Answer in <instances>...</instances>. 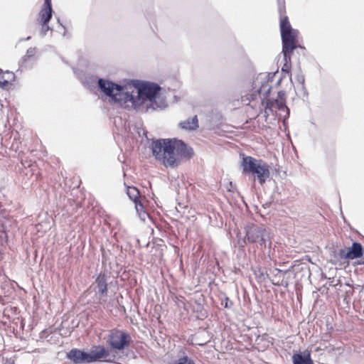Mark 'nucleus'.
Here are the masks:
<instances>
[{
	"label": "nucleus",
	"mask_w": 364,
	"mask_h": 364,
	"mask_svg": "<svg viewBox=\"0 0 364 364\" xmlns=\"http://www.w3.org/2000/svg\"><path fill=\"white\" fill-rule=\"evenodd\" d=\"M179 127L185 130H196L198 127V119L197 115L181 122L179 123Z\"/></svg>",
	"instance_id": "obj_14"
},
{
	"label": "nucleus",
	"mask_w": 364,
	"mask_h": 364,
	"mask_svg": "<svg viewBox=\"0 0 364 364\" xmlns=\"http://www.w3.org/2000/svg\"><path fill=\"white\" fill-rule=\"evenodd\" d=\"M15 80V75L10 71H0V87L6 88Z\"/></svg>",
	"instance_id": "obj_13"
},
{
	"label": "nucleus",
	"mask_w": 364,
	"mask_h": 364,
	"mask_svg": "<svg viewBox=\"0 0 364 364\" xmlns=\"http://www.w3.org/2000/svg\"><path fill=\"white\" fill-rule=\"evenodd\" d=\"M229 303H230V304H232V302L230 301L229 298H228V297H227V298L225 299V304L224 307H225V308H230V306H229Z\"/></svg>",
	"instance_id": "obj_19"
},
{
	"label": "nucleus",
	"mask_w": 364,
	"mask_h": 364,
	"mask_svg": "<svg viewBox=\"0 0 364 364\" xmlns=\"http://www.w3.org/2000/svg\"><path fill=\"white\" fill-rule=\"evenodd\" d=\"M297 46H282V51L284 55V64L282 67V71L289 74L291 69V55L294 49Z\"/></svg>",
	"instance_id": "obj_11"
},
{
	"label": "nucleus",
	"mask_w": 364,
	"mask_h": 364,
	"mask_svg": "<svg viewBox=\"0 0 364 364\" xmlns=\"http://www.w3.org/2000/svg\"><path fill=\"white\" fill-rule=\"evenodd\" d=\"M151 150L156 159L166 168H176L193 155L191 147L176 139L154 141L151 144Z\"/></svg>",
	"instance_id": "obj_2"
},
{
	"label": "nucleus",
	"mask_w": 364,
	"mask_h": 364,
	"mask_svg": "<svg viewBox=\"0 0 364 364\" xmlns=\"http://www.w3.org/2000/svg\"><path fill=\"white\" fill-rule=\"evenodd\" d=\"M280 15L279 26L282 46H298V31L293 29L289 18L285 15L286 10L284 6H280L279 9Z\"/></svg>",
	"instance_id": "obj_5"
},
{
	"label": "nucleus",
	"mask_w": 364,
	"mask_h": 364,
	"mask_svg": "<svg viewBox=\"0 0 364 364\" xmlns=\"http://www.w3.org/2000/svg\"><path fill=\"white\" fill-rule=\"evenodd\" d=\"M98 86L102 92L109 97V102L119 104L127 109H137L146 102L153 103L161 90L154 83H127L119 85L112 81L99 79Z\"/></svg>",
	"instance_id": "obj_1"
},
{
	"label": "nucleus",
	"mask_w": 364,
	"mask_h": 364,
	"mask_svg": "<svg viewBox=\"0 0 364 364\" xmlns=\"http://www.w3.org/2000/svg\"><path fill=\"white\" fill-rule=\"evenodd\" d=\"M242 172L257 177L260 184H264L270 176L269 165L262 160L252 156H244L242 161Z\"/></svg>",
	"instance_id": "obj_4"
},
{
	"label": "nucleus",
	"mask_w": 364,
	"mask_h": 364,
	"mask_svg": "<svg viewBox=\"0 0 364 364\" xmlns=\"http://www.w3.org/2000/svg\"><path fill=\"white\" fill-rule=\"evenodd\" d=\"M134 203H135V208L139 216L144 219L145 216L147 215V213L141 200L139 199L134 201Z\"/></svg>",
	"instance_id": "obj_17"
},
{
	"label": "nucleus",
	"mask_w": 364,
	"mask_h": 364,
	"mask_svg": "<svg viewBox=\"0 0 364 364\" xmlns=\"http://www.w3.org/2000/svg\"><path fill=\"white\" fill-rule=\"evenodd\" d=\"M364 249L362 245L358 242H353L352 245L339 250L338 255L341 258L353 260L363 257Z\"/></svg>",
	"instance_id": "obj_8"
},
{
	"label": "nucleus",
	"mask_w": 364,
	"mask_h": 364,
	"mask_svg": "<svg viewBox=\"0 0 364 364\" xmlns=\"http://www.w3.org/2000/svg\"><path fill=\"white\" fill-rule=\"evenodd\" d=\"M52 11L51 0H45L38 18V21L42 26L44 33L50 29L48 23L52 17Z\"/></svg>",
	"instance_id": "obj_9"
},
{
	"label": "nucleus",
	"mask_w": 364,
	"mask_h": 364,
	"mask_svg": "<svg viewBox=\"0 0 364 364\" xmlns=\"http://www.w3.org/2000/svg\"><path fill=\"white\" fill-rule=\"evenodd\" d=\"M107 276L105 273H100L95 281V284L97 289V293L99 294V303L102 304L106 301L105 297L107 295L108 292V284H107Z\"/></svg>",
	"instance_id": "obj_10"
},
{
	"label": "nucleus",
	"mask_w": 364,
	"mask_h": 364,
	"mask_svg": "<svg viewBox=\"0 0 364 364\" xmlns=\"http://www.w3.org/2000/svg\"><path fill=\"white\" fill-rule=\"evenodd\" d=\"M293 364H314L309 353L306 355L294 353L292 356Z\"/></svg>",
	"instance_id": "obj_15"
},
{
	"label": "nucleus",
	"mask_w": 364,
	"mask_h": 364,
	"mask_svg": "<svg viewBox=\"0 0 364 364\" xmlns=\"http://www.w3.org/2000/svg\"><path fill=\"white\" fill-rule=\"evenodd\" d=\"M127 193L129 198L134 202L141 199L139 191L134 186L127 187Z\"/></svg>",
	"instance_id": "obj_16"
},
{
	"label": "nucleus",
	"mask_w": 364,
	"mask_h": 364,
	"mask_svg": "<svg viewBox=\"0 0 364 364\" xmlns=\"http://www.w3.org/2000/svg\"><path fill=\"white\" fill-rule=\"evenodd\" d=\"M265 230L259 227H252L249 228L246 233V237L249 242H257L259 240H262L264 242V240L263 239V234Z\"/></svg>",
	"instance_id": "obj_12"
},
{
	"label": "nucleus",
	"mask_w": 364,
	"mask_h": 364,
	"mask_svg": "<svg viewBox=\"0 0 364 364\" xmlns=\"http://www.w3.org/2000/svg\"><path fill=\"white\" fill-rule=\"evenodd\" d=\"M355 264H356V265L364 264V258H362L360 260H358L357 262H355Z\"/></svg>",
	"instance_id": "obj_20"
},
{
	"label": "nucleus",
	"mask_w": 364,
	"mask_h": 364,
	"mask_svg": "<svg viewBox=\"0 0 364 364\" xmlns=\"http://www.w3.org/2000/svg\"><path fill=\"white\" fill-rule=\"evenodd\" d=\"M131 343V337L127 332L114 328L108 336L107 343L111 349L122 351L129 347Z\"/></svg>",
	"instance_id": "obj_6"
},
{
	"label": "nucleus",
	"mask_w": 364,
	"mask_h": 364,
	"mask_svg": "<svg viewBox=\"0 0 364 364\" xmlns=\"http://www.w3.org/2000/svg\"><path fill=\"white\" fill-rule=\"evenodd\" d=\"M174 364H195L194 362L187 356L179 358Z\"/></svg>",
	"instance_id": "obj_18"
},
{
	"label": "nucleus",
	"mask_w": 364,
	"mask_h": 364,
	"mask_svg": "<svg viewBox=\"0 0 364 364\" xmlns=\"http://www.w3.org/2000/svg\"><path fill=\"white\" fill-rule=\"evenodd\" d=\"M109 352L102 346H94L90 353L73 348L67 353V358L75 364L90 363L102 359L106 360Z\"/></svg>",
	"instance_id": "obj_3"
},
{
	"label": "nucleus",
	"mask_w": 364,
	"mask_h": 364,
	"mask_svg": "<svg viewBox=\"0 0 364 364\" xmlns=\"http://www.w3.org/2000/svg\"><path fill=\"white\" fill-rule=\"evenodd\" d=\"M261 104L264 108V116L266 119L273 112L274 105H276L278 109H286L288 110V107L286 105V97L284 91L278 92L277 97L274 102L266 97L262 100Z\"/></svg>",
	"instance_id": "obj_7"
}]
</instances>
